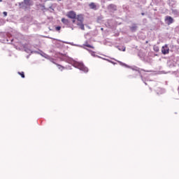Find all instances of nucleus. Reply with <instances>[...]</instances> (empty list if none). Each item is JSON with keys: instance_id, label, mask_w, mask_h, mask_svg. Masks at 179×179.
I'll use <instances>...</instances> for the list:
<instances>
[{"instance_id": "1", "label": "nucleus", "mask_w": 179, "mask_h": 179, "mask_svg": "<svg viewBox=\"0 0 179 179\" xmlns=\"http://www.w3.org/2000/svg\"><path fill=\"white\" fill-rule=\"evenodd\" d=\"M76 19L78 20L77 26H79L81 30H85V24H83V15L79 14L76 15Z\"/></svg>"}, {"instance_id": "14", "label": "nucleus", "mask_w": 179, "mask_h": 179, "mask_svg": "<svg viewBox=\"0 0 179 179\" xmlns=\"http://www.w3.org/2000/svg\"><path fill=\"white\" fill-rule=\"evenodd\" d=\"M55 30H57V31H59V30H61V27H56Z\"/></svg>"}, {"instance_id": "18", "label": "nucleus", "mask_w": 179, "mask_h": 179, "mask_svg": "<svg viewBox=\"0 0 179 179\" xmlns=\"http://www.w3.org/2000/svg\"><path fill=\"white\" fill-rule=\"evenodd\" d=\"M142 71H143L144 72H146V71H145V70H142Z\"/></svg>"}, {"instance_id": "15", "label": "nucleus", "mask_w": 179, "mask_h": 179, "mask_svg": "<svg viewBox=\"0 0 179 179\" xmlns=\"http://www.w3.org/2000/svg\"><path fill=\"white\" fill-rule=\"evenodd\" d=\"M154 50L156 51V52H159V47L154 48Z\"/></svg>"}, {"instance_id": "4", "label": "nucleus", "mask_w": 179, "mask_h": 179, "mask_svg": "<svg viewBox=\"0 0 179 179\" xmlns=\"http://www.w3.org/2000/svg\"><path fill=\"white\" fill-rule=\"evenodd\" d=\"M162 52L164 55H166L170 52V49L169 48V45H165L162 48Z\"/></svg>"}, {"instance_id": "10", "label": "nucleus", "mask_w": 179, "mask_h": 179, "mask_svg": "<svg viewBox=\"0 0 179 179\" xmlns=\"http://www.w3.org/2000/svg\"><path fill=\"white\" fill-rule=\"evenodd\" d=\"M89 6L90 9H96V4L94 3H90Z\"/></svg>"}, {"instance_id": "17", "label": "nucleus", "mask_w": 179, "mask_h": 179, "mask_svg": "<svg viewBox=\"0 0 179 179\" xmlns=\"http://www.w3.org/2000/svg\"><path fill=\"white\" fill-rule=\"evenodd\" d=\"M76 19H73L72 23H76Z\"/></svg>"}, {"instance_id": "13", "label": "nucleus", "mask_w": 179, "mask_h": 179, "mask_svg": "<svg viewBox=\"0 0 179 179\" xmlns=\"http://www.w3.org/2000/svg\"><path fill=\"white\" fill-rule=\"evenodd\" d=\"M85 47H88V48H94V47H93L89 44L85 45Z\"/></svg>"}, {"instance_id": "20", "label": "nucleus", "mask_w": 179, "mask_h": 179, "mask_svg": "<svg viewBox=\"0 0 179 179\" xmlns=\"http://www.w3.org/2000/svg\"><path fill=\"white\" fill-rule=\"evenodd\" d=\"M0 2H2V0H0Z\"/></svg>"}, {"instance_id": "8", "label": "nucleus", "mask_w": 179, "mask_h": 179, "mask_svg": "<svg viewBox=\"0 0 179 179\" xmlns=\"http://www.w3.org/2000/svg\"><path fill=\"white\" fill-rule=\"evenodd\" d=\"M62 23L66 26L69 25V20L66 18H62Z\"/></svg>"}, {"instance_id": "9", "label": "nucleus", "mask_w": 179, "mask_h": 179, "mask_svg": "<svg viewBox=\"0 0 179 179\" xmlns=\"http://www.w3.org/2000/svg\"><path fill=\"white\" fill-rule=\"evenodd\" d=\"M136 29H138V27H136V24H134L130 27V30L131 31H136Z\"/></svg>"}, {"instance_id": "16", "label": "nucleus", "mask_w": 179, "mask_h": 179, "mask_svg": "<svg viewBox=\"0 0 179 179\" xmlns=\"http://www.w3.org/2000/svg\"><path fill=\"white\" fill-rule=\"evenodd\" d=\"M3 15H4V16H8V13L6 11H4L3 13Z\"/></svg>"}, {"instance_id": "7", "label": "nucleus", "mask_w": 179, "mask_h": 179, "mask_svg": "<svg viewBox=\"0 0 179 179\" xmlns=\"http://www.w3.org/2000/svg\"><path fill=\"white\" fill-rule=\"evenodd\" d=\"M108 9L109 10H111L112 12H115V10H117V6H115V4H110L108 6Z\"/></svg>"}, {"instance_id": "19", "label": "nucleus", "mask_w": 179, "mask_h": 179, "mask_svg": "<svg viewBox=\"0 0 179 179\" xmlns=\"http://www.w3.org/2000/svg\"><path fill=\"white\" fill-rule=\"evenodd\" d=\"M101 30H103V28H101Z\"/></svg>"}, {"instance_id": "6", "label": "nucleus", "mask_w": 179, "mask_h": 179, "mask_svg": "<svg viewBox=\"0 0 179 179\" xmlns=\"http://www.w3.org/2000/svg\"><path fill=\"white\" fill-rule=\"evenodd\" d=\"M26 5V6H33L34 3L31 0H24L22 4Z\"/></svg>"}, {"instance_id": "5", "label": "nucleus", "mask_w": 179, "mask_h": 179, "mask_svg": "<svg viewBox=\"0 0 179 179\" xmlns=\"http://www.w3.org/2000/svg\"><path fill=\"white\" fill-rule=\"evenodd\" d=\"M165 22H166L167 24H171L174 22V19L171 16H166L165 17Z\"/></svg>"}, {"instance_id": "3", "label": "nucleus", "mask_w": 179, "mask_h": 179, "mask_svg": "<svg viewBox=\"0 0 179 179\" xmlns=\"http://www.w3.org/2000/svg\"><path fill=\"white\" fill-rule=\"evenodd\" d=\"M66 16L69 17V19H76V13L73 10L69 11Z\"/></svg>"}, {"instance_id": "12", "label": "nucleus", "mask_w": 179, "mask_h": 179, "mask_svg": "<svg viewBox=\"0 0 179 179\" xmlns=\"http://www.w3.org/2000/svg\"><path fill=\"white\" fill-rule=\"evenodd\" d=\"M56 65L58 66L59 69H61L62 71H64V66H62L59 64H56Z\"/></svg>"}, {"instance_id": "2", "label": "nucleus", "mask_w": 179, "mask_h": 179, "mask_svg": "<svg viewBox=\"0 0 179 179\" xmlns=\"http://www.w3.org/2000/svg\"><path fill=\"white\" fill-rule=\"evenodd\" d=\"M75 66H76V68H77L78 69H80V71H82L85 73H87L89 72V69H87V67H86L82 63H76Z\"/></svg>"}, {"instance_id": "11", "label": "nucleus", "mask_w": 179, "mask_h": 179, "mask_svg": "<svg viewBox=\"0 0 179 179\" xmlns=\"http://www.w3.org/2000/svg\"><path fill=\"white\" fill-rule=\"evenodd\" d=\"M18 75H20L21 76V78H24V72H23V71L18 72Z\"/></svg>"}, {"instance_id": "21", "label": "nucleus", "mask_w": 179, "mask_h": 179, "mask_svg": "<svg viewBox=\"0 0 179 179\" xmlns=\"http://www.w3.org/2000/svg\"><path fill=\"white\" fill-rule=\"evenodd\" d=\"M57 1H62V0H57Z\"/></svg>"}]
</instances>
